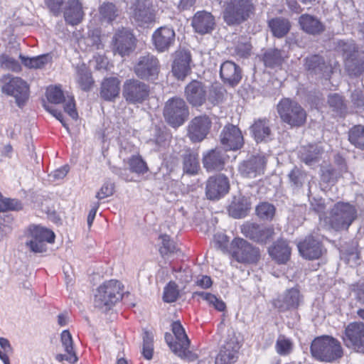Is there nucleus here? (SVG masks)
Here are the masks:
<instances>
[{
    "mask_svg": "<svg viewBox=\"0 0 364 364\" xmlns=\"http://www.w3.org/2000/svg\"><path fill=\"white\" fill-rule=\"evenodd\" d=\"M326 206L324 200L321 198H313L310 199V209L316 213L321 217L325 213Z\"/></svg>",
    "mask_w": 364,
    "mask_h": 364,
    "instance_id": "63",
    "label": "nucleus"
},
{
    "mask_svg": "<svg viewBox=\"0 0 364 364\" xmlns=\"http://www.w3.org/2000/svg\"><path fill=\"white\" fill-rule=\"evenodd\" d=\"M211 120L205 115L194 117L188 127V136L192 142H200L206 138L211 127Z\"/></svg>",
    "mask_w": 364,
    "mask_h": 364,
    "instance_id": "17",
    "label": "nucleus"
},
{
    "mask_svg": "<svg viewBox=\"0 0 364 364\" xmlns=\"http://www.w3.org/2000/svg\"><path fill=\"white\" fill-rule=\"evenodd\" d=\"M250 209V202L245 196L234 197L229 207L230 214L235 218H241L247 214Z\"/></svg>",
    "mask_w": 364,
    "mask_h": 364,
    "instance_id": "40",
    "label": "nucleus"
},
{
    "mask_svg": "<svg viewBox=\"0 0 364 364\" xmlns=\"http://www.w3.org/2000/svg\"><path fill=\"white\" fill-rule=\"evenodd\" d=\"M221 144L226 150H238L244 144V139L240 129L235 125H225L220 134Z\"/></svg>",
    "mask_w": 364,
    "mask_h": 364,
    "instance_id": "16",
    "label": "nucleus"
},
{
    "mask_svg": "<svg viewBox=\"0 0 364 364\" xmlns=\"http://www.w3.org/2000/svg\"><path fill=\"white\" fill-rule=\"evenodd\" d=\"M198 296L203 300L205 301L210 306L219 311H223L225 309L226 305L225 302L215 295L205 292V291H196L193 294V297Z\"/></svg>",
    "mask_w": 364,
    "mask_h": 364,
    "instance_id": "47",
    "label": "nucleus"
},
{
    "mask_svg": "<svg viewBox=\"0 0 364 364\" xmlns=\"http://www.w3.org/2000/svg\"><path fill=\"white\" fill-rule=\"evenodd\" d=\"M294 349V343L291 339L284 335H279L276 341L275 350L281 356L290 355Z\"/></svg>",
    "mask_w": 364,
    "mask_h": 364,
    "instance_id": "48",
    "label": "nucleus"
},
{
    "mask_svg": "<svg viewBox=\"0 0 364 364\" xmlns=\"http://www.w3.org/2000/svg\"><path fill=\"white\" fill-rule=\"evenodd\" d=\"M178 296L177 285L174 282H169L164 288L163 299L165 302L171 303L176 301Z\"/></svg>",
    "mask_w": 364,
    "mask_h": 364,
    "instance_id": "59",
    "label": "nucleus"
},
{
    "mask_svg": "<svg viewBox=\"0 0 364 364\" xmlns=\"http://www.w3.org/2000/svg\"><path fill=\"white\" fill-rule=\"evenodd\" d=\"M23 208V203L20 200L4 197L0 192V213L19 211Z\"/></svg>",
    "mask_w": 364,
    "mask_h": 364,
    "instance_id": "49",
    "label": "nucleus"
},
{
    "mask_svg": "<svg viewBox=\"0 0 364 364\" xmlns=\"http://www.w3.org/2000/svg\"><path fill=\"white\" fill-rule=\"evenodd\" d=\"M250 130L257 143L267 141L271 139L272 130L269 126V121L267 119L255 120L251 126Z\"/></svg>",
    "mask_w": 364,
    "mask_h": 364,
    "instance_id": "38",
    "label": "nucleus"
},
{
    "mask_svg": "<svg viewBox=\"0 0 364 364\" xmlns=\"http://www.w3.org/2000/svg\"><path fill=\"white\" fill-rule=\"evenodd\" d=\"M312 357L318 361L332 363L343 355L339 341L329 336H319L313 340L310 347Z\"/></svg>",
    "mask_w": 364,
    "mask_h": 364,
    "instance_id": "2",
    "label": "nucleus"
},
{
    "mask_svg": "<svg viewBox=\"0 0 364 364\" xmlns=\"http://www.w3.org/2000/svg\"><path fill=\"white\" fill-rule=\"evenodd\" d=\"M357 217L355 207L344 202H338L332 208L329 223L335 230H348Z\"/></svg>",
    "mask_w": 364,
    "mask_h": 364,
    "instance_id": "7",
    "label": "nucleus"
},
{
    "mask_svg": "<svg viewBox=\"0 0 364 364\" xmlns=\"http://www.w3.org/2000/svg\"><path fill=\"white\" fill-rule=\"evenodd\" d=\"M207 86L201 81L193 80L185 87L184 94L187 102L194 107H201L208 98Z\"/></svg>",
    "mask_w": 364,
    "mask_h": 364,
    "instance_id": "15",
    "label": "nucleus"
},
{
    "mask_svg": "<svg viewBox=\"0 0 364 364\" xmlns=\"http://www.w3.org/2000/svg\"><path fill=\"white\" fill-rule=\"evenodd\" d=\"M232 256L241 263H257L260 258V250L242 238H235L231 242Z\"/></svg>",
    "mask_w": 364,
    "mask_h": 364,
    "instance_id": "10",
    "label": "nucleus"
},
{
    "mask_svg": "<svg viewBox=\"0 0 364 364\" xmlns=\"http://www.w3.org/2000/svg\"><path fill=\"white\" fill-rule=\"evenodd\" d=\"M348 140L356 148L364 150V126L358 124L348 131Z\"/></svg>",
    "mask_w": 364,
    "mask_h": 364,
    "instance_id": "46",
    "label": "nucleus"
},
{
    "mask_svg": "<svg viewBox=\"0 0 364 364\" xmlns=\"http://www.w3.org/2000/svg\"><path fill=\"white\" fill-rule=\"evenodd\" d=\"M130 17L139 26L154 22L156 14L151 1L136 0L130 7Z\"/></svg>",
    "mask_w": 364,
    "mask_h": 364,
    "instance_id": "13",
    "label": "nucleus"
},
{
    "mask_svg": "<svg viewBox=\"0 0 364 364\" xmlns=\"http://www.w3.org/2000/svg\"><path fill=\"white\" fill-rule=\"evenodd\" d=\"M268 252L278 264H285L290 259L291 248L287 241L279 240L269 248Z\"/></svg>",
    "mask_w": 364,
    "mask_h": 364,
    "instance_id": "36",
    "label": "nucleus"
},
{
    "mask_svg": "<svg viewBox=\"0 0 364 364\" xmlns=\"http://www.w3.org/2000/svg\"><path fill=\"white\" fill-rule=\"evenodd\" d=\"M257 215L262 220H272L275 213V208L273 205L264 202L259 204L256 208Z\"/></svg>",
    "mask_w": 364,
    "mask_h": 364,
    "instance_id": "56",
    "label": "nucleus"
},
{
    "mask_svg": "<svg viewBox=\"0 0 364 364\" xmlns=\"http://www.w3.org/2000/svg\"><path fill=\"white\" fill-rule=\"evenodd\" d=\"M240 346L235 336H229L215 358V364H235Z\"/></svg>",
    "mask_w": 364,
    "mask_h": 364,
    "instance_id": "24",
    "label": "nucleus"
},
{
    "mask_svg": "<svg viewBox=\"0 0 364 364\" xmlns=\"http://www.w3.org/2000/svg\"><path fill=\"white\" fill-rule=\"evenodd\" d=\"M171 330L178 344L173 346L174 353L183 358H192L193 355L189 350L190 340L181 323L179 321L173 322L171 325Z\"/></svg>",
    "mask_w": 364,
    "mask_h": 364,
    "instance_id": "23",
    "label": "nucleus"
},
{
    "mask_svg": "<svg viewBox=\"0 0 364 364\" xmlns=\"http://www.w3.org/2000/svg\"><path fill=\"white\" fill-rule=\"evenodd\" d=\"M191 26L195 32L204 35L211 33L215 26L214 16L205 11H198L192 18Z\"/></svg>",
    "mask_w": 364,
    "mask_h": 364,
    "instance_id": "27",
    "label": "nucleus"
},
{
    "mask_svg": "<svg viewBox=\"0 0 364 364\" xmlns=\"http://www.w3.org/2000/svg\"><path fill=\"white\" fill-rule=\"evenodd\" d=\"M26 237V246L36 253L46 252V243H53L55 240V234L52 230L35 224L27 228Z\"/></svg>",
    "mask_w": 364,
    "mask_h": 364,
    "instance_id": "6",
    "label": "nucleus"
},
{
    "mask_svg": "<svg viewBox=\"0 0 364 364\" xmlns=\"http://www.w3.org/2000/svg\"><path fill=\"white\" fill-rule=\"evenodd\" d=\"M85 12L80 0H68L63 11L65 21L71 26H76L82 22Z\"/></svg>",
    "mask_w": 364,
    "mask_h": 364,
    "instance_id": "31",
    "label": "nucleus"
},
{
    "mask_svg": "<svg viewBox=\"0 0 364 364\" xmlns=\"http://www.w3.org/2000/svg\"><path fill=\"white\" fill-rule=\"evenodd\" d=\"M19 58L26 67L33 69H41L44 68L46 65L52 61V55L49 53L38 55L33 58L26 57L22 54H20Z\"/></svg>",
    "mask_w": 364,
    "mask_h": 364,
    "instance_id": "43",
    "label": "nucleus"
},
{
    "mask_svg": "<svg viewBox=\"0 0 364 364\" xmlns=\"http://www.w3.org/2000/svg\"><path fill=\"white\" fill-rule=\"evenodd\" d=\"M220 76L224 83L234 87L242 79V70L233 61L226 60L220 65Z\"/></svg>",
    "mask_w": 364,
    "mask_h": 364,
    "instance_id": "29",
    "label": "nucleus"
},
{
    "mask_svg": "<svg viewBox=\"0 0 364 364\" xmlns=\"http://www.w3.org/2000/svg\"><path fill=\"white\" fill-rule=\"evenodd\" d=\"M151 40L158 52L167 51L175 43V31L172 27L161 26L153 33Z\"/></svg>",
    "mask_w": 364,
    "mask_h": 364,
    "instance_id": "21",
    "label": "nucleus"
},
{
    "mask_svg": "<svg viewBox=\"0 0 364 364\" xmlns=\"http://www.w3.org/2000/svg\"><path fill=\"white\" fill-rule=\"evenodd\" d=\"M345 68L351 77H358L364 72V59L355 55L345 60Z\"/></svg>",
    "mask_w": 364,
    "mask_h": 364,
    "instance_id": "45",
    "label": "nucleus"
},
{
    "mask_svg": "<svg viewBox=\"0 0 364 364\" xmlns=\"http://www.w3.org/2000/svg\"><path fill=\"white\" fill-rule=\"evenodd\" d=\"M297 246L300 254L306 259H316L323 255V250L321 242L313 236L306 237Z\"/></svg>",
    "mask_w": 364,
    "mask_h": 364,
    "instance_id": "28",
    "label": "nucleus"
},
{
    "mask_svg": "<svg viewBox=\"0 0 364 364\" xmlns=\"http://www.w3.org/2000/svg\"><path fill=\"white\" fill-rule=\"evenodd\" d=\"M60 339L66 353L56 355L55 359L59 362L67 360L70 363H75L77 361V357L73 348L72 336L68 330H64L62 332Z\"/></svg>",
    "mask_w": 364,
    "mask_h": 364,
    "instance_id": "35",
    "label": "nucleus"
},
{
    "mask_svg": "<svg viewBox=\"0 0 364 364\" xmlns=\"http://www.w3.org/2000/svg\"><path fill=\"white\" fill-rule=\"evenodd\" d=\"M287 58L283 50L268 48L263 53L262 60L266 68L274 69L282 67Z\"/></svg>",
    "mask_w": 364,
    "mask_h": 364,
    "instance_id": "34",
    "label": "nucleus"
},
{
    "mask_svg": "<svg viewBox=\"0 0 364 364\" xmlns=\"http://www.w3.org/2000/svg\"><path fill=\"white\" fill-rule=\"evenodd\" d=\"M223 21L228 26H237L247 21L255 12V0H225L222 6Z\"/></svg>",
    "mask_w": 364,
    "mask_h": 364,
    "instance_id": "1",
    "label": "nucleus"
},
{
    "mask_svg": "<svg viewBox=\"0 0 364 364\" xmlns=\"http://www.w3.org/2000/svg\"><path fill=\"white\" fill-rule=\"evenodd\" d=\"M127 164L129 166V170L132 172L138 174H144L148 171L146 162L140 156L133 155L128 159Z\"/></svg>",
    "mask_w": 364,
    "mask_h": 364,
    "instance_id": "53",
    "label": "nucleus"
},
{
    "mask_svg": "<svg viewBox=\"0 0 364 364\" xmlns=\"http://www.w3.org/2000/svg\"><path fill=\"white\" fill-rule=\"evenodd\" d=\"M230 188L229 180L223 174L210 177L206 183L205 193L210 200H217L228 193Z\"/></svg>",
    "mask_w": 364,
    "mask_h": 364,
    "instance_id": "22",
    "label": "nucleus"
},
{
    "mask_svg": "<svg viewBox=\"0 0 364 364\" xmlns=\"http://www.w3.org/2000/svg\"><path fill=\"white\" fill-rule=\"evenodd\" d=\"M302 300L299 291L296 288L287 289L283 295L273 301V306L279 311L284 312L298 308Z\"/></svg>",
    "mask_w": 364,
    "mask_h": 364,
    "instance_id": "26",
    "label": "nucleus"
},
{
    "mask_svg": "<svg viewBox=\"0 0 364 364\" xmlns=\"http://www.w3.org/2000/svg\"><path fill=\"white\" fill-rule=\"evenodd\" d=\"M277 112L281 120L291 127H299L306 120L305 109L296 101L290 98L282 99L277 105Z\"/></svg>",
    "mask_w": 364,
    "mask_h": 364,
    "instance_id": "4",
    "label": "nucleus"
},
{
    "mask_svg": "<svg viewBox=\"0 0 364 364\" xmlns=\"http://www.w3.org/2000/svg\"><path fill=\"white\" fill-rule=\"evenodd\" d=\"M189 114L186 102L181 97H172L165 104L164 116L166 121L173 127L181 126Z\"/></svg>",
    "mask_w": 364,
    "mask_h": 364,
    "instance_id": "8",
    "label": "nucleus"
},
{
    "mask_svg": "<svg viewBox=\"0 0 364 364\" xmlns=\"http://www.w3.org/2000/svg\"><path fill=\"white\" fill-rule=\"evenodd\" d=\"M191 61L190 52L182 50L176 54L172 65V72L177 79L183 80L188 75L191 71Z\"/></svg>",
    "mask_w": 364,
    "mask_h": 364,
    "instance_id": "32",
    "label": "nucleus"
},
{
    "mask_svg": "<svg viewBox=\"0 0 364 364\" xmlns=\"http://www.w3.org/2000/svg\"><path fill=\"white\" fill-rule=\"evenodd\" d=\"M244 235L260 244H266L273 239L274 229L270 225H259L247 222L241 227Z\"/></svg>",
    "mask_w": 364,
    "mask_h": 364,
    "instance_id": "14",
    "label": "nucleus"
},
{
    "mask_svg": "<svg viewBox=\"0 0 364 364\" xmlns=\"http://www.w3.org/2000/svg\"><path fill=\"white\" fill-rule=\"evenodd\" d=\"M136 39L130 31L122 29L114 36L113 50L121 56L129 55L135 48Z\"/></svg>",
    "mask_w": 364,
    "mask_h": 364,
    "instance_id": "20",
    "label": "nucleus"
},
{
    "mask_svg": "<svg viewBox=\"0 0 364 364\" xmlns=\"http://www.w3.org/2000/svg\"><path fill=\"white\" fill-rule=\"evenodd\" d=\"M320 154L321 151L318 147L310 146L308 149H303L300 159L306 164L311 165L318 161Z\"/></svg>",
    "mask_w": 364,
    "mask_h": 364,
    "instance_id": "54",
    "label": "nucleus"
},
{
    "mask_svg": "<svg viewBox=\"0 0 364 364\" xmlns=\"http://www.w3.org/2000/svg\"><path fill=\"white\" fill-rule=\"evenodd\" d=\"M340 173L334 168L328 167L322 171L321 180L325 183H335Z\"/></svg>",
    "mask_w": 364,
    "mask_h": 364,
    "instance_id": "64",
    "label": "nucleus"
},
{
    "mask_svg": "<svg viewBox=\"0 0 364 364\" xmlns=\"http://www.w3.org/2000/svg\"><path fill=\"white\" fill-rule=\"evenodd\" d=\"M0 82L4 94L14 97L19 107L24 106L29 97V87L26 81L19 77L7 74L1 77Z\"/></svg>",
    "mask_w": 364,
    "mask_h": 364,
    "instance_id": "5",
    "label": "nucleus"
},
{
    "mask_svg": "<svg viewBox=\"0 0 364 364\" xmlns=\"http://www.w3.org/2000/svg\"><path fill=\"white\" fill-rule=\"evenodd\" d=\"M99 13L102 21L111 23L118 16L117 9L113 3L104 2L99 7Z\"/></svg>",
    "mask_w": 364,
    "mask_h": 364,
    "instance_id": "50",
    "label": "nucleus"
},
{
    "mask_svg": "<svg viewBox=\"0 0 364 364\" xmlns=\"http://www.w3.org/2000/svg\"><path fill=\"white\" fill-rule=\"evenodd\" d=\"M154 353V336L151 333L145 331L143 333L142 355L147 359L151 360Z\"/></svg>",
    "mask_w": 364,
    "mask_h": 364,
    "instance_id": "55",
    "label": "nucleus"
},
{
    "mask_svg": "<svg viewBox=\"0 0 364 364\" xmlns=\"http://www.w3.org/2000/svg\"><path fill=\"white\" fill-rule=\"evenodd\" d=\"M228 160V156L221 148L210 149L203 154V165L208 172L222 171Z\"/></svg>",
    "mask_w": 364,
    "mask_h": 364,
    "instance_id": "18",
    "label": "nucleus"
},
{
    "mask_svg": "<svg viewBox=\"0 0 364 364\" xmlns=\"http://www.w3.org/2000/svg\"><path fill=\"white\" fill-rule=\"evenodd\" d=\"M123 285L117 280L105 282L97 289L94 297L95 308L106 312L122 298Z\"/></svg>",
    "mask_w": 364,
    "mask_h": 364,
    "instance_id": "3",
    "label": "nucleus"
},
{
    "mask_svg": "<svg viewBox=\"0 0 364 364\" xmlns=\"http://www.w3.org/2000/svg\"><path fill=\"white\" fill-rule=\"evenodd\" d=\"M225 90L219 85L212 86L209 90L208 100L213 104L219 103L224 99Z\"/></svg>",
    "mask_w": 364,
    "mask_h": 364,
    "instance_id": "61",
    "label": "nucleus"
},
{
    "mask_svg": "<svg viewBox=\"0 0 364 364\" xmlns=\"http://www.w3.org/2000/svg\"><path fill=\"white\" fill-rule=\"evenodd\" d=\"M268 26L274 36L281 38L284 37L290 31L291 23L287 18L276 17L268 21Z\"/></svg>",
    "mask_w": 364,
    "mask_h": 364,
    "instance_id": "41",
    "label": "nucleus"
},
{
    "mask_svg": "<svg viewBox=\"0 0 364 364\" xmlns=\"http://www.w3.org/2000/svg\"><path fill=\"white\" fill-rule=\"evenodd\" d=\"M46 97L48 102L50 104H60L64 102V111L73 119H76L78 117L73 97H68V98H66L60 87L54 86L48 87L46 91Z\"/></svg>",
    "mask_w": 364,
    "mask_h": 364,
    "instance_id": "19",
    "label": "nucleus"
},
{
    "mask_svg": "<svg viewBox=\"0 0 364 364\" xmlns=\"http://www.w3.org/2000/svg\"><path fill=\"white\" fill-rule=\"evenodd\" d=\"M183 171L184 173L193 176L200 170L198 154L196 151L188 149L182 155Z\"/></svg>",
    "mask_w": 364,
    "mask_h": 364,
    "instance_id": "39",
    "label": "nucleus"
},
{
    "mask_svg": "<svg viewBox=\"0 0 364 364\" xmlns=\"http://www.w3.org/2000/svg\"><path fill=\"white\" fill-rule=\"evenodd\" d=\"M304 66L310 75H318L328 78L332 72L331 66L327 64L319 55H311L304 60Z\"/></svg>",
    "mask_w": 364,
    "mask_h": 364,
    "instance_id": "25",
    "label": "nucleus"
},
{
    "mask_svg": "<svg viewBox=\"0 0 364 364\" xmlns=\"http://www.w3.org/2000/svg\"><path fill=\"white\" fill-rule=\"evenodd\" d=\"M85 43L87 46L94 49H102L103 45L102 43L101 38L99 31H92L89 32L88 36L85 39Z\"/></svg>",
    "mask_w": 364,
    "mask_h": 364,
    "instance_id": "60",
    "label": "nucleus"
},
{
    "mask_svg": "<svg viewBox=\"0 0 364 364\" xmlns=\"http://www.w3.org/2000/svg\"><path fill=\"white\" fill-rule=\"evenodd\" d=\"M289 183L293 189L303 187L308 178L307 173L301 168L294 166L287 175Z\"/></svg>",
    "mask_w": 364,
    "mask_h": 364,
    "instance_id": "44",
    "label": "nucleus"
},
{
    "mask_svg": "<svg viewBox=\"0 0 364 364\" xmlns=\"http://www.w3.org/2000/svg\"><path fill=\"white\" fill-rule=\"evenodd\" d=\"M159 59L152 54L140 56L134 67L135 75L141 80H155L160 72Z\"/></svg>",
    "mask_w": 364,
    "mask_h": 364,
    "instance_id": "11",
    "label": "nucleus"
},
{
    "mask_svg": "<svg viewBox=\"0 0 364 364\" xmlns=\"http://www.w3.org/2000/svg\"><path fill=\"white\" fill-rule=\"evenodd\" d=\"M328 104L333 112L340 114L345 112L347 109L343 97L338 93L330 94L328 96Z\"/></svg>",
    "mask_w": 364,
    "mask_h": 364,
    "instance_id": "51",
    "label": "nucleus"
},
{
    "mask_svg": "<svg viewBox=\"0 0 364 364\" xmlns=\"http://www.w3.org/2000/svg\"><path fill=\"white\" fill-rule=\"evenodd\" d=\"M343 342L348 348L364 353V323L351 322L345 329Z\"/></svg>",
    "mask_w": 364,
    "mask_h": 364,
    "instance_id": "12",
    "label": "nucleus"
},
{
    "mask_svg": "<svg viewBox=\"0 0 364 364\" xmlns=\"http://www.w3.org/2000/svg\"><path fill=\"white\" fill-rule=\"evenodd\" d=\"M120 80L116 77L105 78L101 83L100 97L105 101H114L119 97Z\"/></svg>",
    "mask_w": 364,
    "mask_h": 364,
    "instance_id": "33",
    "label": "nucleus"
},
{
    "mask_svg": "<svg viewBox=\"0 0 364 364\" xmlns=\"http://www.w3.org/2000/svg\"><path fill=\"white\" fill-rule=\"evenodd\" d=\"M77 82L80 87L84 91L91 89L94 80L91 72L85 63L77 64L76 66Z\"/></svg>",
    "mask_w": 364,
    "mask_h": 364,
    "instance_id": "42",
    "label": "nucleus"
},
{
    "mask_svg": "<svg viewBox=\"0 0 364 364\" xmlns=\"http://www.w3.org/2000/svg\"><path fill=\"white\" fill-rule=\"evenodd\" d=\"M265 166V161L261 156H252L242 161L238 168L240 173L246 178H255L263 173Z\"/></svg>",
    "mask_w": 364,
    "mask_h": 364,
    "instance_id": "30",
    "label": "nucleus"
},
{
    "mask_svg": "<svg viewBox=\"0 0 364 364\" xmlns=\"http://www.w3.org/2000/svg\"><path fill=\"white\" fill-rule=\"evenodd\" d=\"M337 49L338 52L342 53L345 60L358 55V47L353 41H339Z\"/></svg>",
    "mask_w": 364,
    "mask_h": 364,
    "instance_id": "52",
    "label": "nucleus"
},
{
    "mask_svg": "<svg viewBox=\"0 0 364 364\" xmlns=\"http://www.w3.org/2000/svg\"><path fill=\"white\" fill-rule=\"evenodd\" d=\"M0 66L14 72H18L21 69L20 63L16 60L5 53L0 55Z\"/></svg>",
    "mask_w": 364,
    "mask_h": 364,
    "instance_id": "58",
    "label": "nucleus"
},
{
    "mask_svg": "<svg viewBox=\"0 0 364 364\" xmlns=\"http://www.w3.org/2000/svg\"><path fill=\"white\" fill-rule=\"evenodd\" d=\"M150 86L136 78L127 79L122 85V97L130 105L141 104L148 100Z\"/></svg>",
    "mask_w": 364,
    "mask_h": 364,
    "instance_id": "9",
    "label": "nucleus"
},
{
    "mask_svg": "<svg viewBox=\"0 0 364 364\" xmlns=\"http://www.w3.org/2000/svg\"><path fill=\"white\" fill-rule=\"evenodd\" d=\"M301 29L308 34L318 35L325 30L324 25L316 17L310 14H302L299 18Z\"/></svg>",
    "mask_w": 364,
    "mask_h": 364,
    "instance_id": "37",
    "label": "nucleus"
},
{
    "mask_svg": "<svg viewBox=\"0 0 364 364\" xmlns=\"http://www.w3.org/2000/svg\"><path fill=\"white\" fill-rule=\"evenodd\" d=\"M153 132L154 138L151 139L150 141L159 146H166L170 138L169 134L166 130L162 129L157 126L153 129Z\"/></svg>",
    "mask_w": 364,
    "mask_h": 364,
    "instance_id": "57",
    "label": "nucleus"
},
{
    "mask_svg": "<svg viewBox=\"0 0 364 364\" xmlns=\"http://www.w3.org/2000/svg\"><path fill=\"white\" fill-rule=\"evenodd\" d=\"M160 238L162 240V247L160 248L161 255H167L176 251L175 243L170 239L168 235H162L160 236Z\"/></svg>",
    "mask_w": 364,
    "mask_h": 364,
    "instance_id": "62",
    "label": "nucleus"
}]
</instances>
